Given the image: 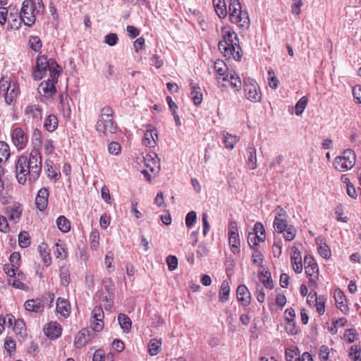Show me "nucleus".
Segmentation results:
<instances>
[{
	"instance_id": "obj_1",
	"label": "nucleus",
	"mask_w": 361,
	"mask_h": 361,
	"mask_svg": "<svg viewBox=\"0 0 361 361\" xmlns=\"http://www.w3.org/2000/svg\"><path fill=\"white\" fill-rule=\"evenodd\" d=\"M59 66L55 60L47 59L45 56H39L36 60V66L32 72V77L35 80H39L45 75L47 71L49 72V78L42 81L39 87V94L45 97L51 98L56 92L55 85L58 82L60 75Z\"/></svg>"
},
{
	"instance_id": "obj_2",
	"label": "nucleus",
	"mask_w": 361,
	"mask_h": 361,
	"mask_svg": "<svg viewBox=\"0 0 361 361\" xmlns=\"http://www.w3.org/2000/svg\"><path fill=\"white\" fill-rule=\"evenodd\" d=\"M41 171L42 156L37 149H32L29 156H19L16 161V177L21 185H25L27 180L30 183L35 182Z\"/></svg>"
},
{
	"instance_id": "obj_3",
	"label": "nucleus",
	"mask_w": 361,
	"mask_h": 361,
	"mask_svg": "<svg viewBox=\"0 0 361 361\" xmlns=\"http://www.w3.org/2000/svg\"><path fill=\"white\" fill-rule=\"evenodd\" d=\"M223 39L219 42V49L225 57L233 58L238 61L243 56L242 49L238 44V36L235 32L222 29Z\"/></svg>"
},
{
	"instance_id": "obj_4",
	"label": "nucleus",
	"mask_w": 361,
	"mask_h": 361,
	"mask_svg": "<svg viewBox=\"0 0 361 361\" xmlns=\"http://www.w3.org/2000/svg\"><path fill=\"white\" fill-rule=\"evenodd\" d=\"M44 6L42 0H25L20 10V20L28 27L32 26L36 21V16L42 14Z\"/></svg>"
},
{
	"instance_id": "obj_5",
	"label": "nucleus",
	"mask_w": 361,
	"mask_h": 361,
	"mask_svg": "<svg viewBox=\"0 0 361 361\" xmlns=\"http://www.w3.org/2000/svg\"><path fill=\"white\" fill-rule=\"evenodd\" d=\"M114 111L109 106H105L101 110L99 119L96 123V130L98 133L107 135L115 133L117 126L114 121Z\"/></svg>"
},
{
	"instance_id": "obj_6",
	"label": "nucleus",
	"mask_w": 361,
	"mask_h": 361,
	"mask_svg": "<svg viewBox=\"0 0 361 361\" xmlns=\"http://www.w3.org/2000/svg\"><path fill=\"white\" fill-rule=\"evenodd\" d=\"M229 17L232 23L239 27L247 29L250 25V18L246 11H242V7L238 0H232L229 4Z\"/></svg>"
},
{
	"instance_id": "obj_7",
	"label": "nucleus",
	"mask_w": 361,
	"mask_h": 361,
	"mask_svg": "<svg viewBox=\"0 0 361 361\" xmlns=\"http://www.w3.org/2000/svg\"><path fill=\"white\" fill-rule=\"evenodd\" d=\"M356 156L350 149L343 151L341 156L336 157L334 168L338 171H345L352 169L355 164Z\"/></svg>"
},
{
	"instance_id": "obj_8",
	"label": "nucleus",
	"mask_w": 361,
	"mask_h": 361,
	"mask_svg": "<svg viewBox=\"0 0 361 361\" xmlns=\"http://www.w3.org/2000/svg\"><path fill=\"white\" fill-rule=\"evenodd\" d=\"M243 90L245 96L252 102H259L262 99V93L257 82L249 77L243 78Z\"/></svg>"
},
{
	"instance_id": "obj_9",
	"label": "nucleus",
	"mask_w": 361,
	"mask_h": 361,
	"mask_svg": "<svg viewBox=\"0 0 361 361\" xmlns=\"http://www.w3.org/2000/svg\"><path fill=\"white\" fill-rule=\"evenodd\" d=\"M305 273L309 278L310 286L316 287L319 278V267L312 256L306 255L304 257Z\"/></svg>"
},
{
	"instance_id": "obj_10",
	"label": "nucleus",
	"mask_w": 361,
	"mask_h": 361,
	"mask_svg": "<svg viewBox=\"0 0 361 361\" xmlns=\"http://www.w3.org/2000/svg\"><path fill=\"white\" fill-rule=\"evenodd\" d=\"M228 243L231 250L233 254L240 252V237L238 234V227L235 221H231L228 227Z\"/></svg>"
},
{
	"instance_id": "obj_11",
	"label": "nucleus",
	"mask_w": 361,
	"mask_h": 361,
	"mask_svg": "<svg viewBox=\"0 0 361 361\" xmlns=\"http://www.w3.org/2000/svg\"><path fill=\"white\" fill-rule=\"evenodd\" d=\"M104 312L101 307H95L92 312L91 327L94 331H101L104 328Z\"/></svg>"
},
{
	"instance_id": "obj_12",
	"label": "nucleus",
	"mask_w": 361,
	"mask_h": 361,
	"mask_svg": "<svg viewBox=\"0 0 361 361\" xmlns=\"http://www.w3.org/2000/svg\"><path fill=\"white\" fill-rule=\"evenodd\" d=\"M25 116L28 121L32 123L39 124L42 118V109L37 104L28 105L25 110Z\"/></svg>"
},
{
	"instance_id": "obj_13",
	"label": "nucleus",
	"mask_w": 361,
	"mask_h": 361,
	"mask_svg": "<svg viewBox=\"0 0 361 361\" xmlns=\"http://www.w3.org/2000/svg\"><path fill=\"white\" fill-rule=\"evenodd\" d=\"M11 138L13 144L18 149H24L27 143V137L20 128H16L13 130Z\"/></svg>"
},
{
	"instance_id": "obj_14",
	"label": "nucleus",
	"mask_w": 361,
	"mask_h": 361,
	"mask_svg": "<svg viewBox=\"0 0 361 361\" xmlns=\"http://www.w3.org/2000/svg\"><path fill=\"white\" fill-rule=\"evenodd\" d=\"M144 162L146 168L149 169V172L154 174L159 173L160 170V163L155 153L152 152L146 154L144 157Z\"/></svg>"
},
{
	"instance_id": "obj_15",
	"label": "nucleus",
	"mask_w": 361,
	"mask_h": 361,
	"mask_svg": "<svg viewBox=\"0 0 361 361\" xmlns=\"http://www.w3.org/2000/svg\"><path fill=\"white\" fill-rule=\"evenodd\" d=\"M23 213L22 204L19 202H14L6 208V214L10 221L17 223L19 221Z\"/></svg>"
},
{
	"instance_id": "obj_16",
	"label": "nucleus",
	"mask_w": 361,
	"mask_h": 361,
	"mask_svg": "<svg viewBox=\"0 0 361 361\" xmlns=\"http://www.w3.org/2000/svg\"><path fill=\"white\" fill-rule=\"evenodd\" d=\"M246 164L250 170L257 167V150L253 143H250L246 148Z\"/></svg>"
},
{
	"instance_id": "obj_17",
	"label": "nucleus",
	"mask_w": 361,
	"mask_h": 361,
	"mask_svg": "<svg viewBox=\"0 0 361 361\" xmlns=\"http://www.w3.org/2000/svg\"><path fill=\"white\" fill-rule=\"evenodd\" d=\"M49 195V190L46 188H42L38 191L35 198V204L39 211L42 212L47 208Z\"/></svg>"
},
{
	"instance_id": "obj_18",
	"label": "nucleus",
	"mask_w": 361,
	"mask_h": 361,
	"mask_svg": "<svg viewBox=\"0 0 361 361\" xmlns=\"http://www.w3.org/2000/svg\"><path fill=\"white\" fill-rule=\"evenodd\" d=\"M290 262L294 271L296 273H301L303 269L302 257L296 247L291 248Z\"/></svg>"
},
{
	"instance_id": "obj_19",
	"label": "nucleus",
	"mask_w": 361,
	"mask_h": 361,
	"mask_svg": "<svg viewBox=\"0 0 361 361\" xmlns=\"http://www.w3.org/2000/svg\"><path fill=\"white\" fill-rule=\"evenodd\" d=\"M237 299L243 306H247L251 302V295L245 285L238 286L236 291Z\"/></svg>"
},
{
	"instance_id": "obj_20",
	"label": "nucleus",
	"mask_w": 361,
	"mask_h": 361,
	"mask_svg": "<svg viewBox=\"0 0 361 361\" xmlns=\"http://www.w3.org/2000/svg\"><path fill=\"white\" fill-rule=\"evenodd\" d=\"M214 69L218 75L216 80L219 83H221V80L222 81L228 80V75L230 73H228L226 64L223 61H216L214 63Z\"/></svg>"
},
{
	"instance_id": "obj_21",
	"label": "nucleus",
	"mask_w": 361,
	"mask_h": 361,
	"mask_svg": "<svg viewBox=\"0 0 361 361\" xmlns=\"http://www.w3.org/2000/svg\"><path fill=\"white\" fill-rule=\"evenodd\" d=\"M46 336L51 339H56L61 334V328L57 322H50L44 327Z\"/></svg>"
},
{
	"instance_id": "obj_22",
	"label": "nucleus",
	"mask_w": 361,
	"mask_h": 361,
	"mask_svg": "<svg viewBox=\"0 0 361 361\" xmlns=\"http://www.w3.org/2000/svg\"><path fill=\"white\" fill-rule=\"evenodd\" d=\"M157 140L158 133L157 130L150 128L145 131L142 142L147 147H154L157 145Z\"/></svg>"
},
{
	"instance_id": "obj_23",
	"label": "nucleus",
	"mask_w": 361,
	"mask_h": 361,
	"mask_svg": "<svg viewBox=\"0 0 361 361\" xmlns=\"http://www.w3.org/2000/svg\"><path fill=\"white\" fill-rule=\"evenodd\" d=\"M25 308L27 311L39 313L44 310V304L41 299L27 300L24 304Z\"/></svg>"
},
{
	"instance_id": "obj_24",
	"label": "nucleus",
	"mask_w": 361,
	"mask_h": 361,
	"mask_svg": "<svg viewBox=\"0 0 361 361\" xmlns=\"http://www.w3.org/2000/svg\"><path fill=\"white\" fill-rule=\"evenodd\" d=\"M334 298L336 304V307L344 314H346L348 312V307L346 304V298L343 294V293L337 289L335 290Z\"/></svg>"
},
{
	"instance_id": "obj_25",
	"label": "nucleus",
	"mask_w": 361,
	"mask_h": 361,
	"mask_svg": "<svg viewBox=\"0 0 361 361\" xmlns=\"http://www.w3.org/2000/svg\"><path fill=\"white\" fill-rule=\"evenodd\" d=\"M20 93L19 85L15 82L11 85L7 92H5V102L8 104H12Z\"/></svg>"
},
{
	"instance_id": "obj_26",
	"label": "nucleus",
	"mask_w": 361,
	"mask_h": 361,
	"mask_svg": "<svg viewBox=\"0 0 361 361\" xmlns=\"http://www.w3.org/2000/svg\"><path fill=\"white\" fill-rule=\"evenodd\" d=\"M56 312L64 317L69 316L71 312V306L69 302L61 298H59L56 301Z\"/></svg>"
},
{
	"instance_id": "obj_27",
	"label": "nucleus",
	"mask_w": 361,
	"mask_h": 361,
	"mask_svg": "<svg viewBox=\"0 0 361 361\" xmlns=\"http://www.w3.org/2000/svg\"><path fill=\"white\" fill-rule=\"evenodd\" d=\"M190 97L195 105H199L202 102V94L197 84L190 82Z\"/></svg>"
},
{
	"instance_id": "obj_28",
	"label": "nucleus",
	"mask_w": 361,
	"mask_h": 361,
	"mask_svg": "<svg viewBox=\"0 0 361 361\" xmlns=\"http://www.w3.org/2000/svg\"><path fill=\"white\" fill-rule=\"evenodd\" d=\"M45 165L47 176L51 179H54L55 181L58 180L61 177V173L56 167H54L53 161L47 160Z\"/></svg>"
},
{
	"instance_id": "obj_29",
	"label": "nucleus",
	"mask_w": 361,
	"mask_h": 361,
	"mask_svg": "<svg viewBox=\"0 0 361 361\" xmlns=\"http://www.w3.org/2000/svg\"><path fill=\"white\" fill-rule=\"evenodd\" d=\"M68 95L67 93H62L59 95L60 107L66 116H70L71 114V106L68 102Z\"/></svg>"
},
{
	"instance_id": "obj_30",
	"label": "nucleus",
	"mask_w": 361,
	"mask_h": 361,
	"mask_svg": "<svg viewBox=\"0 0 361 361\" xmlns=\"http://www.w3.org/2000/svg\"><path fill=\"white\" fill-rule=\"evenodd\" d=\"M259 279L267 288L272 289L274 288V283L271 278V273L269 271L263 269V270H262L259 274Z\"/></svg>"
},
{
	"instance_id": "obj_31",
	"label": "nucleus",
	"mask_w": 361,
	"mask_h": 361,
	"mask_svg": "<svg viewBox=\"0 0 361 361\" xmlns=\"http://www.w3.org/2000/svg\"><path fill=\"white\" fill-rule=\"evenodd\" d=\"M215 11L220 18L227 15L226 5L224 0H212Z\"/></svg>"
},
{
	"instance_id": "obj_32",
	"label": "nucleus",
	"mask_w": 361,
	"mask_h": 361,
	"mask_svg": "<svg viewBox=\"0 0 361 361\" xmlns=\"http://www.w3.org/2000/svg\"><path fill=\"white\" fill-rule=\"evenodd\" d=\"M44 127L49 132L54 131L58 127V118L54 114H50L45 118Z\"/></svg>"
},
{
	"instance_id": "obj_33",
	"label": "nucleus",
	"mask_w": 361,
	"mask_h": 361,
	"mask_svg": "<svg viewBox=\"0 0 361 361\" xmlns=\"http://www.w3.org/2000/svg\"><path fill=\"white\" fill-rule=\"evenodd\" d=\"M87 330L83 329L76 335L74 340V345L76 348H80L87 343L89 340V335L87 334Z\"/></svg>"
},
{
	"instance_id": "obj_34",
	"label": "nucleus",
	"mask_w": 361,
	"mask_h": 361,
	"mask_svg": "<svg viewBox=\"0 0 361 361\" xmlns=\"http://www.w3.org/2000/svg\"><path fill=\"white\" fill-rule=\"evenodd\" d=\"M230 286L229 283L227 280L223 281L221 283L219 293V300L222 302H225L228 301L230 294Z\"/></svg>"
},
{
	"instance_id": "obj_35",
	"label": "nucleus",
	"mask_w": 361,
	"mask_h": 361,
	"mask_svg": "<svg viewBox=\"0 0 361 361\" xmlns=\"http://www.w3.org/2000/svg\"><path fill=\"white\" fill-rule=\"evenodd\" d=\"M38 251L42 257L43 262L46 266H49L51 263V258L50 257L48 245L46 243H42L38 246Z\"/></svg>"
},
{
	"instance_id": "obj_36",
	"label": "nucleus",
	"mask_w": 361,
	"mask_h": 361,
	"mask_svg": "<svg viewBox=\"0 0 361 361\" xmlns=\"http://www.w3.org/2000/svg\"><path fill=\"white\" fill-rule=\"evenodd\" d=\"M161 346V340L152 338L149 341L148 345V353L150 355H157L159 352Z\"/></svg>"
},
{
	"instance_id": "obj_37",
	"label": "nucleus",
	"mask_w": 361,
	"mask_h": 361,
	"mask_svg": "<svg viewBox=\"0 0 361 361\" xmlns=\"http://www.w3.org/2000/svg\"><path fill=\"white\" fill-rule=\"evenodd\" d=\"M118 320L121 326V328L125 332H129L132 325V322L130 317L124 314H119L118 316Z\"/></svg>"
},
{
	"instance_id": "obj_38",
	"label": "nucleus",
	"mask_w": 361,
	"mask_h": 361,
	"mask_svg": "<svg viewBox=\"0 0 361 361\" xmlns=\"http://www.w3.org/2000/svg\"><path fill=\"white\" fill-rule=\"evenodd\" d=\"M227 81L230 82L231 86L234 91L238 92L240 90L242 82L240 77L235 73H231L228 75V80Z\"/></svg>"
},
{
	"instance_id": "obj_39",
	"label": "nucleus",
	"mask_w": 361,
	"mask_h": 361,
	"mask_svg": "<svg viewBox=\"0 0 361 361\" xmlns=\"http://www.w3.org/2000/svg\"><path fill=\"white\" fill-rule=\"evenodd\" d=\"M54 254L58 259H64L67 257V252L65 245L59 240L58 243H55L54 247Z\"/></svg>"
},
{
	"instance_id": "obj_40",
	"label": "nucleus",
	"mask_w": 361,
	"mask_h": 361,
	"mask_svg": "<svg viewBox=\"0 0 361 361\" xmlns=\"http://www.w3.org/2000/svg\"><path fill=\"white\" fill-rule=\"evenodd\" d=\"M289 225L285 218L275 217L274 221V228L278 233H282L284 232V229Z\"/></svg>"
},
{
	"instance_id": "obj_41",
	"label": "nucleus",
	"mask_w": 361,
	"mask_h": 361,
	"mask_svg": "<svg viewBox=\"0 0 361 361\" xmlns=\"http://www.w3.org/2000/svg\"><path fill=\"white\" fill-rule=\"evenodd\" d=\"M238 140L239 138L235 135H233L228 133L224 134V143L225 147L228 149H233Z\"/></svg>"
},
{
	"instance_id": "obj_42",
	"label": "nucleus",
	"mask_w": 361,
	"mask_h": 361,
	"mask_svg": "<svg viewBox=\"0 0 361 361\" xmlns=\"http://www.w3.org/2000/svg\"><path fill=\"white\" fill-rule=\"evenodd\" d=\"M90 243L92 250H97L99 245V232L97 229L92 230L90 235Z\"/></svg>"
},
{
	"instance_id": "obj_43",
	"label": "nucleus",
	"mask_w": 361,
	"mask_h": 361,
	"mask_svg": "<svg viewBox=\"0 0 361 361\" xmlns=\"http://www.w3.org/2000/svg\"><path fill=\"white\" fill-rule=\"evenodd\" d=\"M56 224L59 229L63 233H67L71 229L70 221L64 216H60L56 220Z\"/></svg>"
},
{
	"instance_id": "obj_44",
	"label": "nucleus",
	"mask_w": 361,
	"mask_h": 361,
	"mask_svg": "<svg viewBox=\"0 0 361 361\" xmlns=\"http://www.w3.org/2000/svg\"><path fill=\"white\" fill-rule=\"evenodd\" d=\"M348 357L351 361H361V348L359 345H354L350 348Z\"/></svg>"
},
{
	"instance_id": "obj_45",
	"label": "nucleus",
	"mask_w": 361,
	"mask_h": 361,
	"mask_svg": "<svg viewBox=\"0 0 361 361\" xmlns=\"http://www.w3.org/2000/svg\"><path fill=\"white\" fill-rule=\"evenodd\" d=\"M10 157L9 146L5 142H0V164Z\"/></svg>"
},
{
	"instance_id": "obj_46",
	"label": "nucleus",
	"mask_w": 361,
	"mask_h": 361,
	"mask_svg": "<svg viewBox=\"0 0 361 361\" xmlns=\"http://www.w3.org/2000/svg\"><path fill=\"white\" fill-rule=\"evenodd\" d=\"M265 240L264 236H261L257 235L256 233H250L247 237V243L249 245L252 247V246H256L259 244V242H264Z\"/></svg>"
},
{
	"instance_id": "obj_47",
	"label": "nucleus",
	"mask_w": 361,
	"mask_h": 361,
	"mask_svg": "<svg viewBox=\"0 0 361 361\" xmlns=\"http://www.w3.org/2000/svg\"><path fill=\"white\" fill-rule=\"evenodd\" d=\"M308 99L306 97H301L295 104V114L299 116L304 111L307 104Z\"/></svg>"
},
{
	"instance_id": "obj_48",
	"label": "nucleus",
	"mask_w": 361,
	"mask_h": 361,
	"mask_svg": "<svg viewBox=\"0 0 361 361\" xmlns=\"http://www.w3.org/2000/svg\"><path fill=\"white\" fill-rule=\"evenodd\" d=\"M267 73L269 75V85L272 89H276L279 87V81L275 76L273 69L270 68L269 70H268Z\"/></svg>"
},
{
	"instance_id": "obj_49",
	"label": "nucleus",
	"mask_w": 361,
	"mask_h": 361,
	"mask_svg": "<svg viewBox=\"0 0 361 361\" xmlns=\"http://www.w3.org/2000/svg\"><path fill=\"white\" fill-rule=\"evenodd\" d=\"M283 236L286 240H293L296 235V229L292 225H289L286 229H284Z\"/></svg>"
},
{
	"instance_id": "obj_50",
	"label": "nucleus",
	"mask_w": 361,
	"mask_h": 361,
	"mask_svg": "<svg viewBox=\"0 0 361 361\" xmlns=\"http://www.w3.org/2000/svg\"><path fill=\"white\" fill-rule=\"evenodd\" d=\"M315 306L317 308V312L322 315L325 312V299L324 297L319 296L316 297L315 299Z\"/></svg>"
},
{
	"instance_id": "obj_51",
	"label": "nucleus",
	"mask_w": 361,
	"mask_h": 361,
	"mask_svg": "<svg viewBox=\"0 0 361 361\" xmlns=\"http://www.w3.org/2000/svg\"><path fill=\"white\" fill-rule=\"evenodd\" d=\"M118 41V37L117 34L116 33H109L104 36V42L109 46L113 47L115 46Z\"/></svg>"
},
{
	"instance_id": "obj_52",
	"label": "nucleus",
	"mask_w": 361,
	"mask_h": 361,
	"mask_svg": "<svg viewBox=\"0 0 361 361\" xmlns=\"http://www.w3.org/2000/svg\"><path fill=\"white\" fill-rule=\"evenodd\" d=\"M197 220V214L194 211H191L186 214L185 225L188 228H191L195 224Z\"/></svg>"
},
{
	"instance_id": "obj_53",
	"label": "nucleus",
	"mask_w": 361,
	"mask_h": 361,
	"mask_svg": "<svg viewBox=\"0 0 361 361\" xmlns=\"http://www.w3.org/2000/svg\"><path fill=\"white\" fill-rule=\"evenodd\" d=\"M29 44L30 48L35 51H39L42 47L41 40L37 36L31 37L29 40Z\"/></svg>"
},
{
	"instance_id": "obj_54",
	"label": "nucleus",
	"mask_w": 361,
	"mask_h": 361,
	"mask_svg": "<svg viewBox=\"0 0 361 361\" xmlns=\"http://www.w3.org/2000/svg\"><path fill=\"white\" fill-rule=\"evenodd\" d=\"M13 330L17 334H23L25 332V324L23 319H17L13 325Z\"/></svg>"
},
{
	"instance_id": "obj_55",
	"label": "nucleus",
	"mask_w": 361,
	"mask_h": 361,
	"mask_svg": "<svg viewBox=\"0 0 361 361\" xmlns=\"http://www.w3.org/2000/svg\"><path fill=\"white\" fill-rule=\"evenodd\" d=\"M318 252L319 255L325 259L329 258L331 256V250L329 246L325 243H320L318 246Z\"/></svg>"
},
{
	"instance_id": "obj_56",
	"label": "nucleus",
	"mask_w": 361,
	"mask_h": 361,
	"mask_svg": "<svg viewBox=\"0 0 361 361\" xmlns=\"http://www.w3.org/2000/svg\"><path fill=\"white\" fill-rule=\"evenodd\" d=\"M12 84L8 78L2 77L0 80V94L4 95L5 92L8 91Z\"/></svg>"
},
{
	"instance_id": "obj_57",
	"label": "nucleus",
	"mask_w": 361,
	"mask_h": 361,
	"mask_svg": "<svg viewBox=\"0 0 361 361\" xmlns=\"http://www.w3.org/2000/svg\"><path fill=\"white\" fill-rule=\"evenodd\" d=\"M18 243L21 247H27L30 244V238L27 233H20L18 235Z\"/></svg>"
},
{
	"instance_id": "obj_58",
	"label": "nucleus",
	"mask_w": 361,
	"mask_h": 361,
	"mask_svg": "<svg viewBox=\"0 0 361 361\" xmlns=\"http://www.w3.org/2000/svg\"><path fill=\"white\" fill-rule=\"evenodd\" d=\"M335 214L336 219L338 221L346 223L348 220L347 216H343L344 214V210L343 207L341 205H338L336 207L335 209Z\"/></svg>"
},
{
	"instance_id": "obj_59",
	"label": "nucleus",
	"mask_w": 361,
	"mask_h": 361,
	"mask_svg": "<svg viewBox=\"0 0 361 361\" xmlns=\"http://www.w3.org/2000/svg\"><path fill=\"white\" fill-rule=\"evenodd\" d=\"M166 263H167L169 269L170 271H173L177 268L178 259L176 256L169 255L166 258Z\"/></svg>"
},
{
	"instance_id": "obj_60",
	"label": "nucleus",
	"mask_w": 361,
	"mask_h": 361,
	"mask_svg": "<svg viewBox=\"0 0 361 361\" xmlns=\"http://www.w3.org/2000/svg\"><path fill=\"white\" fill-rule=\"evenodd\" d=\"M32 141L35 145H42V136L41 131L35 128L33 131L32 136Z\"/></svg>"
},
{
	"instance_id": "obj_61",
	"label": "nucleus",
	"mask_w": 361,
	"mask_h": 361,
	"mask_svg": "<svg viewBox=\"0 0 361 361\" xmlns=\"http://www.w3.org/2000/svg\"><path fill=\"white\" fill-rule=\"evenodd\" d=\"M20 255L19 252H14L10 256V262L11 264L16 267V269H18L20 265Z\"/></svg>"
},
{
	"instance_id": "obj_62",
	"label": "nucleus",
	"mask_w": 361,
	"mask_h": 361,
	"mask_svg": "<svg viewBox=\"0 0 361 361\" xmlns=\"http://www.w3.org/2000/svg\"><path fill=\"white\" fill-rule=\"evenodd\" d=\"M293 4L291 6V12L293 14L298 16L300 12V8L302 6V0H293Z\"/></svg>"
},
{
	"instance_id": "obj_63",
	"label": "nucleus",
	"mask_w": 361,
	"mask_h": 361,
	"mask_svg": "<svg viewBox=\"0 0 361 361\" xmlns=\"http://www.w3.org/2000/svg\"><path fill=\"white\" fill-rule=\"evenodd\" d=\"M286 361H300V357L298 353L290 349H288L286 350Z\"/></svg>"
},
{
	"instance_id": "obj_64",
	"label": "nucleus",
	"mask_w": 361,
	"mask_h": 361,
	"mask_svg": "<svg viewBox=\"0 0 361 361\" xmlns=\"http://www.w3.org/2000/svg\"><path fill=\"white\" fill-rule=\"evenodd\" d=\"M353 95L355 102L361 104V85H357L353 88Z\"/></svg>"
}]
</instances>
